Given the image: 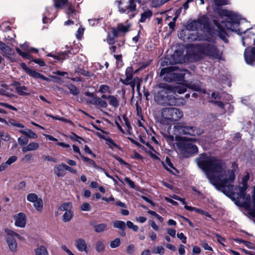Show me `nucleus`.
<instances>
[{
  "label": "nucleus",
  "instance_id": "nucleus-1",
  "mask_svg": "<svg viewBox=\"0 0 255 255\" xmlns=\"http://www.w3.org/2000/svg\"><path fill=\"white\" fill-rule=\"evenodd\" d=\"M196 162L217 190L232 200L234 196H236L233 185L235 178L234 169L226 170L225 164L215 156L202 155L196 159Z\"/></svg>",
  "mask_w": 255,
  "mask_h": 255
},
{
  "label": "nucleus",
  "instance_id": "nucleus-2",
  "mask_svg": "<svg viewBox=\"0 0 255 255\" xmlns=\"http://www.w3.org/2000/svg\"><path fill=\"white\" fill-rule=\"evenodd\" d=\"M220 15L221 20H214V22L218 29L219 37L225 42H227L226 30L238 32V33H244V36L242 37V43L244 46H249L253 42L255 45V39L254 37V34L248 30L242 31V29L239 28V22L238 16L232 11L226 9L221 10L220 11Z\"/></svg>",
  "mask_w": 255,
  "mask_h": 255
},
{
  "label": "nucleus",
  "instance_id": "nucleus-3",
  "mask_svg": "<svg viewBox=\"0 0 255 255\" xmlns=\"http://www.w3.org/2000/svg\"><path fill=\"white\" fill-rule=\"evenodd\" d=\"M173 134L175 135V139L177 144L186 141V138L181 135H187L192 136H198L203 133V130L195 126L187 125L183 123H178L173 128Z\"/></svg>",
  "mask_w": 255,
  "mask_h": 255
},
{
  "label": "nucleus",
  "instance_id": "nucleus-4",
  "mask_svg": "<svg viewBox=\"0 0 255 255\" xmlns=\"http://www.w3.org/2000/svg\"><path fill=\"white\" fill-rule=\"evenodd\" d=\"M193 50L198 58H202L203 56H207L215 59L221 60L222 52L219 50L212 43L205 42L201 45H195Z\"/></svg>",
  "mask_w": 255,
  "mask_h": 255
},
{
  "label": "nucleus",
  "instance_id": "nucleus-5",
  "mask_svg": "<svg viewBox=\"0 0 255 255\" xmlns=\"http://www.w3.org/2000/svg\"><path fill=\"white\" fill-rule=\"evenodd\" d=\"M249 179V175L247 174L242 178V183L241 186L237 188H235L236 191V196L232 197V200L238 206L245 207L248 208L250 206L251 197L250 195H247L245 191L248 186L247 182Z\"/></svg>",
  "mask_w": 255,
  "mask_h": 255
},
{
  "label": "nucleus",
  "instance_id": "nucleus-6",
  "mask_svg": "<svg viewBox=\"0 0 255 255\" xmlns=\"http://www.w3.org/2000/svg\"><path fill=\"white\" fill-rule=\"evenodd\" d=\"M155 101L159 104H175V98L172 94V87L164 83L159 84L156 88Z\"/></svg>",
  "mask_w": 255,
  "mask_h": 255
},
{
  "label": "nucleus",
  "instance_id": "nucleus-7",
  "mask_svg": "<svg viewBox=\"0 0 255 255\" xmlns=\"http://www.w3.org/2000/svg\"><path fill=\"white\" fill-rule=\"evenodd\" d=\"M159 122L163 125H169L179 121L183 116L182 111L176 108H164L161 109Z\"/></svg>",
  "mask_w": 255,
  "mask_h": 255
},
{
  "label": "nucleus",
  "instance_id": "nucleus-8",
  "mask_svg": "<svg viewBox=\"0 0 255 255\" xmlns=\"http://www.w3.org/2000/svg\"><path fill=\"white\" fill-rule=\"evenodd\" d=\"M5 242L9 251L12 253H16L18 250V244L16 238L22 240L23 238L17 233L9 229L5 230Z\"/></svg>",
  "mask_w": 255,
  "mask_h": 255
},
{
  "label": "nucleus",
  "instance_id": "nucleus-9",
  "mask_svg": "<svg viewBox=\"0 0 255 255\" xmlns=\"http://www.w3.org/2000/svg\"><path fill=\"white\" fill-rule=\"evenodd\" d=\"M139 2V0H128V2H126L122 0L116 1L118 5L119 10L121 13H127L133 12L136 10V2Z\"/></svg>",
  "mask_w": 255,
  "mask_h": 255
},
{
  "label": "nucleus",
  "instance_id": "nucleus-10",
  "mask_svg": "<svg viewBox=\"0 0 255 255\" xmlns=\"http://www.w3.org/2000/svg\"><path fill=\"white\" fill-rule=\"evenodd\" d=\"M177 70L176 66H170L161 69L160 75H164L163 80L166 82H170L176 81L178 77L179 73L175 72Z\"/></svg>",
  "mask_w": 255,
  "mask_h": 255
},
{
  "label": "nucleus",
  "instance_id": "nucleus-11",
  "mask_svg": "<svg viewBox=\"0 0 255 255\" xmlns=\"http://www.w3.org/2000/svg\"><path fill=\"white\" fill-rule=\"evenodd\" d=\"M20 67L22 69H23L25 71V72L28 75L34 78H39L43 80L46 81L47 82L51 81V80L49 78L45 77L43 75L37 72L36 71L33 70V69L28 68L24 63H21L20 64Z\"/></svg>",
  "mask_w": 255,
  "mask_h": 255
},
{
  "label": "nucleus",
  "instance_id": "nucleus-12",
  "mask_svg": "<svg viewBox=\"0 0 255 255\" xmlns=\"http://www.w3.org/2000/svg\"><path fill=\"white\" fill-rule=\"evenodd\" d=\"M14 220V225L16 227L23 228L25 227L26 223V217L24 213L20 212L13 216Z\"/></svg>",
  "mask_w": 255,
  "mask_h": 255
},
{
  "label": "nucleus",
  "instance_id": "nucleus-13",
  "mask_svg": "<svg viewBox=\"0 0 255 255\" xmlns=\"http://www.w3.org/2000/svg\"><path fill=\"white\" fill-rule=\"evenodd\" d=\"M244 57L247 64L252 65L255 62V47L247 48L245 50Z\"/></svg>",
  "mask_w": 255,
  "mask_h": 255
},
{
  "label": "nucleus",
  "instance_id": "nucleus-14",
  "mask_svg": "<svg viewBox=\"0 0 255 255\" xmlns=\"http://www.w3.org/2000/svg\"><path fill=\"white\" fill-rule=\"evenodd\" d=\"M11 85L15 87V89L17 93L19 95H29V93H28V89L27 87L24 86H21V84L18 82H14Z\"/></svg>",
  "mask_w": 255,
  "mask_h": 255
},
{
  "label": "nucleus",
  "instance_id": "nucleus-15",
  "mask_svg": "<svg viewBox=\"0 0 255 255\" xmlns=\"http://www.w3.org/2000/svg\"><path fill=\"white\" fill-rule=\"evenodd\" d=\"M178 144L183 145V148L189 153H195L198 152V149L197 146L189 143L188 140H186L185 142H182V143Z\"/></svg>",
  "mask_w": 255,
  "mask_h": 255
},
{
  "label": "nucleus",
  "instance_id": "nucleus-16",
  "mask_svg": "<svg viewBox=\"0 0 255 255\" xmlns=\"http://www.w3.org/2000/svg\"><path fill=\"white\" fill-rule=\"evenodd\" d=\"M75 246L79 251L87 253V245L85 240L83 239L76 240L75 241Z\"/></svg>",
  "mask_w": 255,
  "mask_h": 255
},
{
  "label": "nucleus",
  "instance_id": "nucleus-17",
  "mask_svg": "<svg viewBox=\"0 0 255 255\" xmlns=\"http://www.w3.org/2000/svg\"><path fill=\"white\" fill-rule=\"evenodd\" d=\"M102 98L104 99H107L110 106L117 108L119 106V102L117 97L113 95H103Z\"/></svg>",
  "mask_w": 255,
  "mask_h": 255
},
{
  "label": "nucleus",
  "instance_id": "nucleus-18",
  "mask_svg": "<svg viewBox=\"0 0 255 255\" xmlns=\"http://www.w3.org/2000/svg\"><path fill=\"white\" fill-rule=\"evenodd\" d=\"M39 147L38 143L33 141L30 142L26 146H23L22 148V151L23 153H25L28 151H34L38 149Z\"/></svg>",
  "mask_w": 255,
  "mask_h": 255
},
{
  "label": "nucleus",
  "instance_id": "nucleus-19",
  "mask_svg": "<svg viewBox=\"0 0 255 255\" xmlns=\"http://www.w3.org/2000/svg\"><path fill=\"white\" fill-rule=\"evenodd\" d=\"M68 17L69 19H77L76 12L71 7H69L67 12ZM74 21L71 19H69L65 22V25H67L71 24H73Z\"/></svg>",
  "mask_w": 255,
  "mask_h": 255
},
{
  "label": "nucleus",
  "instance_id": "nucleus-20",
  "mask_svg": "<svg viewBox=\"0 0 255 255\" xmlns=\"http://www.w3.org/2000/svg\"><path fill=\"white\" fill-rule=\"evenodd\" d=\"M63 165H65V163H62L54 167V172L57 177H63L66 174L65 171V169L64 168Z\"/></svg>",
  "mask_w": 255,
  "mask_h": 255
},
{
  "label": "nucleus",
  "instance_id": "nucleus-21",
  "mask_svg": "<svg viewBox=\"0 0 255 255\" xmlns=\"http://www.w3.org/2000/svg\"><path fill=\"white\" fill-rule=\"evenodd\" d=\"M133 70L131 67H128L126 70V79L123 82L126 85H128L129 81L132 80L133 77Z\"/></svg>",
  "mask_w": 255,
  "mask_h": 255
},
{
  "label": "nucleus",
  "instance_id": "nucleus-22",
  "mask_svg": "<svg viewBox=\"0 0 255 255\" xmlns=\"http://www.w3.org/2000/svg\"><path fill=\"white\" fill-rule=\"evenodd\" d=\"M18 131L25 135L27 137V138H30L32 139H35L37 138L38 136L36 133H35L34 131H33L32 130L27 128L25 130L23 129H19L18 130Z\"/></svg>",
  "mask_w": 255,
  "mask_h": 255
},
{
  "label": "nucleus",
  "instance_id": "nucleus-23",
  "mask_svg": "<svg viewBox=\"0 0 255 255\" xmlns=\"http://www.w3.org/2000/svg\"><path fill=\"white\" fill-rule=\"evenodd\" d=\"M112 33H108L106 39L107 42L109 44H113L115 43V37L118 36V31L116 29L113 28L112 31Z\"/></svg>",
  "mask_w": 255,
  "mask_h": 255
},
{
  "label": "nucleus",
  "instance_id": "nucleus-24",
  "mask_svg": "<svg viewBox=\"0 0 255 255\" xmlns=\"http://www.w3.org/2000/svg\"><path fill=\"white\" fill-rule=\"evenodd\" d=\"M187 86L184 84H179L176 87H172V94L177 93L179 94L184 93L186 91Z\"/></svg>",
  "mask_w": 255,
  "mask_h": 255
},
{
  "label": "nucleus",
  "instance_id": "nucleus-25",
  "mask_svg": "<svg viewBox=\"0 0 255 255\" xmlns=\"http://www.w3.org/2000/svg\"><path fill=\"white\" fill-rule=\"evenodd\" d=\"M34 254L35 255H49L46 248L43 245L38 246L34 250Z\"/></svg>",
  "mask_w": 255,
  "mask_h": 255
},
{
  "label": "nucleus",
  "instance_id": "nucleus-26",
  "mask_svg": "<svg viewBox=\"0 0 255 255\" xmlns=\"http://www.w3.org/2000/svg\"><path fill=\"white\" fill-rule=\"evenodd\" d=\"M104 99L97 97L96 101H93V105L98 106L101 108H106L108 106L107 103L103 100Z\"/></svg>",
  "mask_w": 255,
  "mask_h": 255
},
{
  "label": "nucleus",
  "instance_id": "nucleus-27",
  "mask_svg": "<svg viewBox=\"0 0 255 255\" xmlns=\"http://www.w3.org/2000/svg\"><path fill=\"white\" fill-rule=\"evenodd\" d=\"M107 229V225L105 223H101L95 225L94 226V231L98 233L105 232Z\"/></svg>",
  "mask_w": 255,
  "mask_h": 255
},
{
  "label": "nucleus",
  "instance_id": "nucleus-28",
  "mask_svg": "<svg viewBox=\"0 0 255 255\" xmlns=\"http://www.w3.org/2000/svg\"><path fill=\"white\" fill-rule=\"evenodd\" d=\"M113 227L124 231L126 229V223L122 221L116 220L113 222Z\"/></svg>",
  "mask_w": 255,
  "mask_h": 255
},
{
  "label": "nucleus",
  "instance_id": "nucleus-29",
  "mask_svg": "<svg viewBox=\"0 0 255 255\" xmlns=\"http://www.w3.org/2000/svg\"><path fill=\"white\" fill-rule=\"evenodd\" d=\"M72 204L70 202L62 203L59 207V209L61 211L65 212L72 210Z\"/></svg>",
  "mask_w": 255,
  "mask_h": 255
},
{
  "label": "nucleus",
  "instance_id": "nucleus-30",
  "mask_svg": "<svg viewBox=\"0 0 255 255\" xmlns=\"http://www.w3.org/2000/svg\"><path fill=\"white\" fill-rule=\"evenodd\" d=\"M33 206L35 208V209L38 211V212H41L43 207V201L41 199V198H39L36 201L34 202L33 203Z\"/></svg>",
  "mask_w": 255,
  "mask_h": 255
},
{
  "label": "nucleus",
  "instance_id": "nucleus-31",
  "mask_svg": "<svg viewBox=\"0 0 255 255\" xmlns=\"http://www.w3.org/2000/svg\"><path fill=\"white\" fill-rule=\"evenodd\" d=\"M17 160V157L15 155H12L9 157L5 162L2 163L4 166L5 168L6 169L8 167V166H9L11 164L15 162Z\"/></svg>",
  "mask_w": 255,
  "mask_h": 255
},
{
  "label": "nucleus",
  "instance_id": "nucleus-32",
  "mask_svg": "<svg viewBox=\"0 0 255 255\" xmlns=\"http://www.w3.org/2000/svg\"><path fill=\"white\" fill-rule=\"evenodd\" d=\"M170 0H152L151 6L153 7H158L169 1Z\"/></svg>",
  "mask_w": 255,
  "mask_h": 255
},
{
  "label": "nucleus",
  "instance_id": "nucleus-33",
  "mask_svg": "<svg viewBox=\"0 0 255 255\" xmlns=\"http://www.w3.org/2000/svg\"><path fill=\"white\" fill-rule=\"evenodd\" d=\"M152 14V11L150 10H146L141 14V18L139 21L141 22H144L146 19L150 18Z\"/></svg>",
  "mask_w": 255,
  "mask_h": 255
},
{
  "label": "nucleus",
  "instance_id": "nucleus-34",
  "mask_svg": "<svg viewBox=\"0 0 255 255\" xmlns=\"http://www.w3.org/2000/svg\"><path fill=\"white\" fill-rule=\"evenodd\" d=\"M73 216V213L72 210L65 212L62 215V220L64 222L70 221Z\"/></svg>",
  "mask_w": 255,
  "mask_h": 255
},
{
  "label": "nucleus",
  "instance_id": "nucleus-35",
  "mask_svg": "<svg viewBox=\"0 0 255 255\" xmlns=\"http://www.w3.org/2000/svg\"><path fill=\"white\" fill-rule=\"evenodd\" d=\"M201 26V23L199 21H193L190 22L187 25V29L191 30H197L198 27Z\"/></svg>",
  "mask_w": 255,
  "mask_h": 255
},
{
  "label": "nucleus",
  "instance_id": "nucleus-36",
  "mask_svg": "<svg viewBox=\"0 0 255 255\" xmlns=\"http://www.w3.org/2000/svg\"><path fill=\"white\" fill-rule=\"evenodd\" d=\"M129 27L130 25L129 24L125 25L123 24H120L118 25L116 30L118 31V33L119 32L126 33L129 30Z\"/></svg>",
  "mask_w": 255,
  "mask_h": 255
},
{
  "label": "nucleus",
  "instance_id": "nucleus-37",
  "mask_svg": "<svg viewBox=\"0 0 255 255\" xmlns=\"http://www.w3.org/2000/svg\"><path fill=\"white\" fill-rule=\"evenodd\" d=\"M95 249L96 251L99 253L104 252L105 249L104 243L101 241L97 242L95 244Z\"/></svg>",
  "mask_w": 255,
  "mask_h": 255
},
{
  "label": "nucleus",
  "instance_id": "nucleus-38",
  "mask_svg": "<svg viewBox=\"0 0 255 255\" xmlns=\"http://www.w3.org/2000/svg\"><path fill=\"white\" fill-rule=\"evenodd\" d=\"M136 252L134 245L132 244H129L126 248V253L128 255H134Z\"/></svg>",
  "mask_w": 255,
  "mask_h": 255
},
{
  "label": "nucleus",
  "instance_id": "nucleus-39",
  "mask_svg": "<svg viewBox=\"0 0 255 255\" xmlns=\"http://www.w3.org/2000/svg\"><path fill=\"white\" fill-rule=\"evenodd\" d=\"M1 51L3 52L4 55L7 57L12 55L14 53L13 50L7 45H5Z\"/></svg>",
  "mask_w": 255,
  "mask_h": 255
},
{
  "label": "nucleus",
  "instance_id": "nucleus-40",
  "mask_svg": "<svg viewBox=\"0 0 255 255\" xmlns=\"http://www.w3.org/2000/svg\"><path fill=\"white\" fill-rule=\"evenodd\" d=\"M99 92L103 94V95H106V94H110L111 93L110 87L106 85H100L99 87Z\"/></svg>",
  "mask_w": 255,
  "mask_h": 255
},
{
  "label": "nucleus",
  "instance_id": "nucleus-41",
  "mask_svg": "<svg viewBox=\"0 0 255 255\" xmlns=\"http://www.w3.org/2000/svg\"><path fill=\"white\" fill-rule=\"evenodd\" d=\"M9 124L12 126H13V127H16V128H24V126L23 124L18 123L15 120L12 119H9L8 120V125Z\"/></svg>",
  "mask_w": 255,
  "mask_h": 255
},
{
  "label": "nucleus",
  "instance_id": "nucleus-42",
  "mask_svg": "<svg viewBox=\"0 0 255 255\" xmlns=\"http://www.w3.org/2000/svg\"><path fill=\"white\" fill-rule=\"evenodd\" d=\"M182 60L180 57H178L177 54H174L171 56V58L170 59V63L171 64H177L179 63H181Z\"/></svg>",
  "mask_w": 255,
  "mask_h": 255
},
{
  "label": "nucleus",
  "instance_id": "nucleus-43",
  "mask_svg": "<svg viewBox=\"0 0 255 255\" xmlns=\"http://www.w3.org/2000/svg\"><path fill=\"white\" fill-rule=\"evenodd\" d=\"M188 87L196 91H202L204 93H205V91L204 90H202L200 82L197 83L196 84H190L189 85Z\"/></svg>",
  "mask_w": 255,
  "mask_h": 255
},
{
  "label": "nucleus",
  "instance_id": "nucleus-44",
  "mask_svg": "<svg viewBox=\"0 0 255 255\" xmlns=\"http://www.w3.org/2000/svg\"><path fill=\"white\" fill-rule=\"evenodd\" d=\"M16 50L22 57L27 59H32L31 56L29 54L30 51L22 52L18 48H16Z\"/></svg>",
  "mask_w": 255,
  "mask_h": 255
},
{
  "label": "nucleus",
  "instance_id": "nucleus-45",
  "mask_svg": "<svg viewBox=\"0 0 255 255\" xmlns=\"http://www.w3.org/2000/svg\"><path fill=\"white\" fill-rule=\"evenodd\" d=\"M152 252L154 254L163 255L165 253V250L162 246H158L153 249Z\"/></svg>",
  "mask_w": 255,
  "mask_h": 255
},
{
  "label": "nucleus",
  "instance_id": "nucleus-46",
  "mask_svg": "<svg viewBox=\"0 0 255 255\" xmlns=\"http://www.w3.org/2000/svg\"><path fill=\"white\" fill-rule=\"evenodd\" d=\"M128 85H130L133 89L135 86L136 85L137 89H139L140 86V80L137 77L135 78L133 81L130 80L129 81Z\"/></svg>",
  "mask_w": 255,
  "mask_h": 255
},
{
  "label": "nucleus",
  "instance_id": "nucleus-47",
  "mask_svg": "<svg viewBox=\"0 0 255 255\" xmlns=\"http://www.w3.org/2000/svg\"><path fill=\"white\" fill-rule=\"evenodd\" d=\"M56 8H62L68 0H53Z\"/></svg>",
  "mask_w": 255,
  "mask_h": 255
},
{
  "label": "nucleus",
  "instance_id": "nucleus-48",
  "mask_svg": "<svg viewBox=\"0 0 255 255\" xmlns=\"http://www.w3.org/2000/svg\"><path fill=\"white\" fill-rule=\"evenodd\" d=\"M39 198L38 196L35 193H30L28 194L27 196V200L32 203H34L36 201V200Z\"/></svg>",
  "mask_w": 255,
  "mask_h": 255
},
{
  "label": "nucleus",
  "instance_id": "nucleus-49",
  "mask_svg": "<svg viewBox=\"0 0 255 255\" xmlns=\"http://www.w3.org/2000/svg\"><path fill=\"white\" fill-rule=\"evenodd\" d=\"M18 144L21 146L26 145L28 142V138L26 137L20 136L17 138Z\"/></svg>",
  "mask_w": 255,
  "mask_h": 255
},
{
  "label": "nucleus",
  "instance_id": "nucleus-50",
  "mask_svg": "<svg viewBox=\"0 0 255 255\" xmlns=\"http://www.w3.org/2000/svg\"><path fill=\"white\" fill-rule=\"evenodd\" d=\"M86 96L88 97L87 102L90 104H93V101H96V99L97 97L94 95V94L92 93L86 92L85 93Z\"/></svg>",
  "mask_w": 255,
  "mask_h": 255
},
{
  "label": "nucleus",
  "instance_id": "nucleus-51",
  "mask_svg": "<svg viewBox=\"0 0 255 255\" xmlns=\"http://www.w3.org/2000/svg\"><path fill=\"white\" fill-rule=\"evenodd\" d=\"M164 168L169 171H171V169H173L172 164L170 162L169 159L167 158L165 160V162L163 163Z\"/></svg>",
  "mask_w": 255,
  "mask_h": 255
},
{
  "label": "nucleus",
  "instance_id": "nucleus-52",
  "mask_svg": "<svg viewBox=\"0 0 255 255\" xmlns=\"http://www.w3.org/2000/svg\"><path fill=\"white\" fill-rule=\"evenodd\" d=\"M121 245V240L119 238H116L110 243V247L114 249L120 246Z\"/></svg>",
  "mask_w": 255,
  "mask_h": 255
},
{
  "label": "nucleus",
  "instance_id": "nucleus-53",
  "mask_svg": "<svg viewBox=\"0 0 255 255\" xmlns=\"http://www.w3.org/2000/svg\"><path fill=\"white\" fill-rule=\"evenodd\" d=\"M68 89L70 90V93L74 95H77L79 93V90L78 88L73 85L70 84L68 86Z\"/></svg>",
  "mask_w": 255,
  "mask_h": 255
},
{
  "label": "nucleus",
  "instance_id": "nucleus-54",
  "mask_svg": "<svg viewBox=\"0 0 255 255\" xmlns=\"http://www.w3.org/2000/svg\"><path fill=\"white\" fill-rule=\"evenodd\" d=\"M126 225L129 229H132L134 232H137L138 230V226L134 225L133 223L131 222V221H127V223L126 224Z\"/></svg>",
  "mask_w": 255,
  "mask_h": 255
},
{
  "label": "nucleus",
  "instance_id": "nucleus-55",
  "mask_svg": "<svg viewBox=\"0 0 255 255\" xmlns=\"http://www.w3.org/2000/svg\"><path fill=\"white\" fill-rule=\"evenodd\" d=\"M215 4L217 6H221L230 3L229 0H214Z\"/></svg>",
  "mask_w": 255,
  "mask_h": 255
},
{
  "label": "nucleus",
  "instance_id": "nucleus-56",
  "mask_svg": "<svg viewBox=\"0 0 255 255\" xmlns=\"http://www.w3.org/2000/svg\"><path fill=\"white\" fill-rule=\"evenodd\" d=\"M67 55V54L66 53L63 52L58 55H54L53 54V57L56 59L58 60H63L66 58Z\"/></svg>",
  "mask_w": 255,
  "mask_h": 255
},
{
  "label": "nucleus",
  "instance_id": "nucleus-57",
  "mask_svg": "<svg viewBox=\"0 0 255 255\" xmlns=\"http://www.w3.org/2000/svg\"><path fill=\"white\" fill-rule=\"evenodd\" d=\"M184 208L187 210L194 211H195L197 213H200V214H201L202 213H203V210H202L200 209L196 208L195 207H193L191 206H188L187 205H185V206H184Z\"/></svg>",
  "mask_w": 255,
  "mask_h": 255
},
{
  "label": "nucleus",
  "instance_id": "nucleus-58",
  "mask_svg": "<svg viewBox=\"0 0 255 255\" xmlns=\"http://www.w3.org/2000/svg\"><path fill=\"white\" fill-rule=\"evenodd\" d=\"M91 209V206L88 203H84L81 206V209L83 211H90Z\"/></svg>",
  "mask_w": 255,
  "mask_h": 255
},
{
  "label": "nucleus",
  "instance_id": "nucleus-59",
  "mask_svg": "<svg viewBox=\"0 0 255 255\" xmlns=\"http://www.w3.org/2000/svg\"><path fill=\"white\" fill-rule=\"evenodd\" d=\"M106 143L109 145V146L112 148L114 149V148L117 146V144L115 143L114 141L111 138H107L106 139Z\"/></svg>",
  "mask_w": 255,
  "mask_h": 255
},
{
  "label": "nucleus",
  "instance_id": "nucleus-60",
  "mask_svg": "<svg viewBox=\"0 0 255 255\" xmlns=\"http://www.w3.org/2000/svg\"><path fill=\"white\" fill-rule=\"evenodd\" d=\"M215 236L216 238L217 242L219 243L222 246L225 247V245L224 244L223 242L225 241V239L217 234H215Z\"/></svg>",
  "mask_w": 255,
  "mask_h": 255
},
{
  "label": "nucleus",
  "instance_id": "nucleus-61",
  "mask_svg": "<svg viewBox=\"0 0 255 255\" xmlns=\"http://www.w3.org/2000/svg\"><path fill=\"white\" fill-rule=\"evenodd\" d=\"M0 136L2 140L5 141H8L10 139V135L7 133H4V132H0Z\"/></svg>",
  "mask_w": 255,
  "mask_h": 255
},
{
  "label": "nucleus",
  "instance_id": "nucleus-62",
  "mask_svg": "<svg viewBox=\"0 0 255 255\" xmlns=\"http://www.w3.org/2000/svg\"><path fill=\"white\" fill-rule=\"evenodd\" d=\"M0 106L8 108L10 110H13L15 111H17V109L15 108V107H13L12 106H11L10 105L7 104V103H5L0 102Z\"/></svg>",
  "mask_w": 255,
  "mask_h": 255
},
{
  "label": "nucleus",
  "instance_id": "nucleus-63",
  "mask_svg": "<svg viewBox=\"0 0 255 255\" xmlns=\"http://www.w3.org/2000/svg\"><path fill=\"white\" fill-rule=\"evenodd\" d=\"M201 246L205 250L213 251V249L211 247L209 246L208 244L206 242H201Z\"/></svg>",
  "mask_w": 255,
  "mask_h": 255
},
{
  "label": "nucleus",
  "instance_id": "nucleus-64",
  "mask_svg": "<svg viewBox=\"0 0 255 255\" xmlns=\"http://www.w3.org/2000/svg\"><path fill=\"white\" fill-rule=\"evenodd\" d=\"M253 191L252 193V203L253 204V207L255 208V186L253 187Z\"/></svg>",
  "mask_w": 255,
  "mask_h": 255
}]
</instances>
